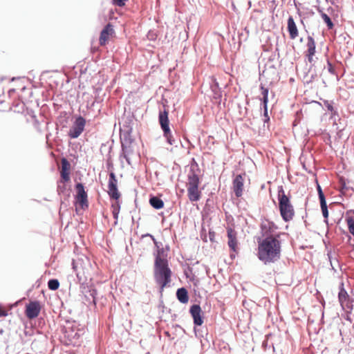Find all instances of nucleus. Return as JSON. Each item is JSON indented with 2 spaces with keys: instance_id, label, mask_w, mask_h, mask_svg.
Here are the masks:
<instances>
[{
  "instance_id": "20",
  "label": "nucleus",
  "mask_w": 354,
  "mask_h": 354,
  "mask_svg": "<svg viewBox=\"0 0 354 354\" xmlns=\"http://www.w3.org/2000/svg\"><path fill=\"white\" fill-rule=\"evenodd\" d=\"M97 295V291L94 288H90L88 291L87 292V295H85V297L86 298V301L89 303H93L94 305H95V297Z\"/></svg>"
},
{
  "instance_id": "9",
  "label": "nucleus",
  "mask_w": 354,
  "mask_h": 354,
  "mask_svg": "<svg viewBox=\"0 0 354 354\" xmlns=\"http://www.w3.org/2000/svg\"><path fill=\"white\" fill-rule=\"evenodd\" d=\"M227 245L229 248L234 252H237L238 250V241L236 232L231 228L227 229Z\"/></svg>"
},
{
  "instance_id": "11",
  "label": "nucleus",
  "mask_w": 354,
  "mask_h": 354,
  "mask_svg": "<svg viewBox=\"0 0 354 354\" xmlns=\"http://www.w3.org/2000/svg\"><path fill=\"white\" fill-rule=\"evenodd\" d=\"M244 177L241 174L237 175L233 180V190L236 197H241L243 191Z\"/></svg>"
},
{
  "instance_id": "10",
  "label": "nucleus",
  "mask_w": 354,
  "mask_h": 354,
  "mask_svg": "<svg viewBox=\"0 0 354 354\" xmlns=\"http://www.w3.org/2000/svg\"><path fill=\"white\" fill-rule=\"evenodd\" d=\"M201 312V306L198 304H194L190 308L189 313L194 319V324L196 326H201L203 323Z\"/></svg>"
},
{
  "instance_id": "16",
  "label": "nucleus",
  "mask_w": 354,
  "mask_h": 354,
  "mask_svg": "<svg viewBox=\"0 0 354 354\" xmlns=\"http://www.w3.org/2000/svg\"><path fill=\"white\" fill-rule=\"evenodd\" d=\"M288 30L291 39H295L298 36V30L292 17H290L288 19Z\"/></svg>"
},
{
  "instance_id": "22",
  "label": "nucleus",
  "mask_w": 354,
  "mask_h": 354,
  "mask_svg": "<svg viewBox=\"0 0 354 354\" xmlns=\"http://www.w3.org/2000/svg\"><path fill=\"white\" fill-rule=\"evenodd\" d=\"M350 299L347 292L345 290V289L343 287V284L341 285L339 292L338 294V299L339 301V304H342L344 301H346L347 299Z\"/></svg>"
},
{
  "instance_id": "30",
  "label": "nucleus",
  "mask_w": 354,
  "mask_h": 354,
  "mask_svg": "<svg viewBox=\"0 0 354 354\" xmlns=\"http://www.w3.org/2000/svg\"><path fill=\"white\" fill-rule=\"evenodd\" d=\"M64 181L60 180L57 183V192L59 194H63L66 190V185L64 184Z\"/></svg>"
},
{
  "instance_id": "33",
  "label": "nucleus",
  "mask_w": 354,
  "mask_h": 354,
  "mask_svg": "<svg viewBox=\"0 0 354 354\" xmlns=\"http://www.w3.org/2000/svg\"><path fill=\"white\" fill-rule=\"evenodd\" d=\"M119 208L120 207H114L113 210V215L114 218L117 219L119 214Z\"/></svg>"
},
{
  "instance_id": "24",
  "label": "nucleus",
  "mask_w": 354,
  "mask_h": 354,
  "mask_svg": "<svg viewBox=\"0 0 354 354\" xmlns=\"http://www.w3.org/2000/svg\"><path fill=\"white\" fill-rule=\"evenodd\" d=\"M320 206H321L323 216L326 219L325 222L327 223L328 222L327 218L328 217V207H327V205H326V201H324L320 202Z\"/></svg>"
},
{
  "instance_id": "37",
  "label": "nucleus",
  "mask_w": 354,
  "mask_h": 354,
  "mask_svg": "<svg viewBox=\"0 0 354 354\" xmlns=\"http://www.w3.org/2000/svg\"><path fill=\"white\" fill-rule=\"evenodd\" d=\"M146 236H149L152 239V240H153V241L154 244H155L157 247H158V242L156 241V240L154 239V237H153L152 235H151V234H147Z\"/></svg>"
},
{
  "instance_id": "26",
  "label": "nucleus",
  "mask_w": 354,
  "mask_h": 354,
  "mask_svg": "<svg viewBox=\"0 0 354 354\" xmlns=\"http://www.w3.org/2000/svg\"><path fill=\"white\" fill-rule=\"evenodd\" d=\"M48 288L51 290H56L59 286V282L57 279H50L48 282Z\"/></svg>"
},
{
  "instance_id": "25",
  "label": "nucleus",
  "mask_w": 354,
  "mask_h": 354,
  "mask_svg": "<svg viewBox=\"0 0 354 354\" xmlns=\"http://www.w3.org/2000/svg\"><path fill=\"white\" fill-rule=\"evenodd\" d=\"M261 95L263 96L262 101L263 105L268 104V88L261 85Z\"/></svg>"
},
{
  "instance_id": "19",
  "label": "nucleus",
  "mask_w": 354,
  "mask_h": 354,
  "mask_svg": "<svg viewBox=\"0 0 354 354\" xmlns=\"http://www.w3.org/2000/svg\"><path fill=\"white\" fill-rule=\"evenodd\" d=\"M150 205L156 209H160L164 206L162 200L156 196H153L149 199Z\"/></svg>"
},
{
  "instance_id": "2",
  "label": "nucleus",
  "mask_w": 354,
  "mask_h": 354,
  "mask_svg": "<svg viewBox=\"0 0 354 354\" xmlns=\"http://www.w3.org/2000/svg\"><path fill=\"white\" fill-rule=\"evenodd\" d=\"M162 249L159 250L155 258L154 278L158 284L163 289L171 281V271L166 259L160 257Z\"/></svg>"
},
{
  "instance_id": "4",
  "label": "nucleus",
  "mask_w": 354,
  "mask_h": 354,
  "mask_svg": "<svg viewBox=\"0 0 354 354\" xmlns=\"http://www.w3.org/2000/svg\"><path fill=\"white\" fill-rule=\"evenodd\" d=\"M279 208L282 218L286 221H291L295 215V210L290 198L286 195L282 186L278 187Z\"/></svg>"
},
{
  "instance_id": "12",
  "label": "nucleus",
  "mask_w": 354,
  "mask_h": 354,
  "mask_svg": "<svg viewBox=\"0 0 354 354\" xmlns=\"http://www.w3.org/2000/svg\"><path fill=\"white\" fill-rule=\"evenodd\" d=\"M77 190L76 199L80 203L82 207L87 206V194L84 190V187L82 183H77L75 185Z\"/></svg>"
},
{
  "instance_id": "18",
  "label": "nucleus",
  "mask_w": 354,
  "mask_h": 354,
  "mask_svg": "<svg viewBox=\"0 0 354 354\" xmlns=\"http://www.w3.org/2000/svg\"><path fill=\"white\" fill-rule=\"evenodd\" d=\"M324 105L326 106L327 109L331 112L330 118L333 120L334 124H336V120H337V118L339 117V115L337 114V111L334 109L332 102H328V101H325Z\"/></svg>"
},
{
  "instance_id": "28",
  "label": "nucleus",
  "mask_w": 354,
  "mask_h": 354,
  "mask_svg": "<svg viewBox=\"0 0 354 354\" xmlns=\"http://www.w3.org/2000/svg\"><path fill=\"white\" fill-rule=\"evenodd\" d=\"M349 232L354 236V219L352 217L346 218Z\"/></svg>"
},
{
  "instance_id": "36",
  "label": "nucleus",
  "mask_w": 354,
  "mask_h": 354,
  "mask_svg": "<svg viewBox=\"0 0 354 354\" xmlns=\"http://www.w3.org/2000/svg\"><path fill=\"white\" fill-rule=\"evenodd\" d=\"M345 313H346V315L344 317L345 319H346L347 321H349L350 322H351L352 320H351V317H350L351 313H349L348 312H345Z\"/></svg>"
},
{
  "instance_id": "31",
  "label": "nucleus",
  "mask_w": 354,
  "mask_h": 354,
  "mask_svg": "<svg viewBox=\"0 0 354 354\" xmlns=\"http://www.w3.org/2000/svg\"><path fill=\"white\" fill-rule=\"evenodd\" d=\"M317 192H318L319 201L322 202V201H326L325 196L323 193L321 186L319 184H317Z\"/></svg>"
},
{
  "instance_id": "7",
  "label": "nucleus",
  "mask_w": 354,
  "mask_h": 354,
  "mask_svg": "<svg viewBox=\"0 0 354 354\" xmlns=\"http://www.w3.org/2000/svg\"><path fill=\"white\" fill-rule=\"evenodd\" d=\"M117 183L118 180L116 179L115 174L113 172H111L109 174V179L108 184V194L111 198H113L115 200H118L120 196V194L119 193L118 189Z\"/></svg>"
},
{
  "instance_id": "15",
  "label": "nucleus",
  "mask_w": 354,
  "mask_h": 354,
  "mask_svg": "<svg viewBox=\"0 0 354 354\" xmlns=\"http://www.w3.org/2000/svg\"><path fill=\"white\" fill-rule=\"evenodd\" d=\"M71 165L68 161L66 158H62V170H61V177L62 180L64 182H68L70 180V175H69V169Z\"/></svg>"
},
{
  "instance_id": "21",
  "label": "nucleus",
  "mask_w": 354,
  "mask_h": 354,
  "mask_svg": "<svg viewBox=\"0 0 354 354\" xmlns=\"http://www.w3.org/2000/svg\"><path fill=\"white\" fill-rule=\"evenodd\" d=\"M307 47H308L307 53H310L311 55H315V42L314 39L310 36L308 37Z\"/></svg>"
},
{
  "instance_id": "3",
  "label": "nucleus",
  "mask_w": 354,
  "mask_h": 354,
  "mask_svg": "<svg viewBox=\"0 0 354 354\" xmlns=\"http://www.w3.org/2000/svg\"><path fill=\"white\" fill-rule=\"evenodd\" d=\"M199 171L198 165L192 164L190 167L189 174L187 175V196L190 201L197 202L201 198V192L198 189L200 179L198 177Z\"/></svg>"
},
{
  "instance_id": "8",
  "label": "nucleus",
  "mask_w": 354,
  "mask_h": 354,
  "mask_svg": "<svg viewBox=\"0 0 354 354\" xmlns=\"http://www.w3.org/2000/svg\"><path fill=\"white\" fill-rule=\"evenodd\" d=\"M41 310V306L38 301H30L26 306V315L29 319L37 317Z\"/></svg>"
},
{
  "instance_id": "38",
  "label": "nucleus",
  "mask_w": 354,
  "mask_h": 354,
  "mask_svg": "<svg viewBox=\"0 0 354 354\" xmlns=\"http://www.w3.org/2000/svg\"><path fill=\"white\" fill-rule=\"evenodd\" d=\"M230 257H231L232 258H234V254H230Z\"/></svg>"
},
{
  "instance_id": "29",
  "label": "nucleus",
  "mask_w": 354,
  "mask_h": 354,
  "mask_svg": "<svg viewBox=\"0 0 354 354\" xmlns=\"http://www.w3.org/2000/svg\"><path fill=\"white\" fill-rule=\"evenodd\" d=\"M80 259L73 260V262H72L73 269L75 272V274L77 277H79L80 274H81V272L78 270V266L80 264Z\"/></svg>"
},
{
  "instance_id": "17",
  "label": "nucleus",
  "mask_w": 354,
  "mask_h": 354,
  "mask_svg": "<svg viewBox=\"0 0 354 354\" xmlns=\"http://www.w3.org/2000/svg\"><path fill=\"white\" fill-rule=\"evenodd\" d=\"M176 297L179 301L183 304H186L188 302V292L185 288H180L177 290Z\"/></svg>"
},
{
  "instance_id": "27",
  "label": "nucleus",
  "mask_w": 354,
  "mask_h": 354,
  "mask_svg": "<svg viewBox=\"0 0 354 354\" xmlns=\"http://www.w3.org/2000/svg\"><path fill=\"white\" fill-rule=\"evenodd\" d=\"M321 16L324 22L326 24L328 28L332 29L334 26V24L330 18L328 17V15H326V13L322 12Z\"/></svg>"
},
{
  "instance_id": "6",
  "label": "nucleus",
  "mask_w": 354,
  "mask_h": 354,
  "mask_svg": "<svg viewBox=\"0 0 354 354\" xmlns=\"http://www.w3.org/2000/svg\"><path fill=\"white\" fill-rule=\"evenodd\" d=\"M86 120L84 118H83L82 116L77 118L73 125L69 130V137L73 139L78 138L83 132Z\"/></svg>"
},
{
  "instance_id": "14",
  "label": "nucleus",
  "mask_w": 354,
  "mask_h": 354,
  "mask_svg": "<svg viewBox=\"0 0 354 354\" xmlns=\"http://www.w3.org/2000/svg\"><path fill=\"white\" fill-rule=\"evenodd\" d=\"M113 30V26L108 24L101 31L99 42L101 46L105 45L106 41L109 39L110 35L112 34Z\"/></svg>"
},
{
  "instance_id": "32",
  "label": "nucleus",
  "mask_w": 354,
  "mask_h": 354,
  "mask_svg": "<svg viewBox=\"0 0 354 354\" xmlns=\"http://www.w3.org/2000/svg\"><path fill=\"white\" fill-rule=\"evenodd\" d=\"M328 70L331 74L335 73V69L330 62L328 61Z\"/></svg>"
},
{
  "instance_id": "5",
  "label": "nucleus",
  "mask_w": 354,
  "mask_h": 354,
  "mask_svg": "<svg viewBox=\"0 0 354 354\" xmlns=\"http://www.w3.org/2000/svg\"><path fill=\"white\" fill-rule=\"evenodd\" d=\"M159 122L160 127L163 131V136L167 139V142L170 145L177 146V140L173 137L169 126L168 113L166 111H160L159 113Z\"/></svg>"
},
{
  "instance_id": "35",
  "label": "nucleus",
  "mask_w": 354,
  "mask_h": 354,
  "mask_svg": "<svg viewBox=\"0 0 354 354\" xmlns=\"http://www.w3.org/2000/svg\"><path fill=\"white\" fill-rule=\"evenodd\" d=\"M306 56L308 57V62L312 63L313 62V56L314 55H311L310 53H307Z\"/></svg>"
},
{
  "instance_id": "13",
  "label": "nucleus",
  "mask_w": 354,
  "mask_h": 354,
  "mask_svg": "<svg viewBox=\"0 0 354 354\" xmlns=\"http://www.w3.org/2000/svg\"><path fill=\"white\" fill-rule=\"evenodd\" d=\"M133 153V149L131 147L130 143L129 144H124V142H122V152L120 153V158H124L128 163V165H131L130 161V156Z\"/></svg>"
},
{
  "instance_id": "23",
  "label": "nucleus",
  "mask_w": 354,
  "mask_h": 354,
  "mask_svg": "<svg viewBox=\"0 0 354 354\" xmlns=\"http://www.w3.org/2000/svg\"><path fill=\"white\" fill-rule=\"evenodd\" d=\"M353 300L348 299L346 300V301H344V303L341 304V306L342 309L345 312H348L349 313H351V311L353 308Z\"/></svg>"
},
{
  "instance_id": "1",
  "label": "nucleus",
  "mask_w": 354,
  "mask_h": 354,
  "mask_svg": "<svg viewBox=\"0 0 354 354\" xmlns=\"http://www.w3.org/2000/svg\"><path fill=\"white\" fill-rule=\"evenodd\" d=\"M281 242L278 237L269 236L258 247V257L265 264L274 263L280 259Z\"/></svg>"
},
{
  "instance_id": "34",
  "label": "nucleus",
  "mask_w": 354,
  "mask_h": 354,
  "mask_svg": "<svg viewBox=\"0 0 354 354\" xmlns=\"http://www.w3.org/2000/svg\"><path fill=\"white\" fill-rule=\"evenodd\" d=\"M263 109H264V116L267 118L266 120H269V118L268 116V104L263 105Z\"/></svg>"
}]
</instances>
